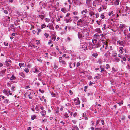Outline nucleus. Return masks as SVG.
I'll list each match as a JSON object with an SVG mask.
<instances>
[{
    "instance_id": "69168bd1",
    "label": "nucleus",
    "mask_w": 130,
    "mask_h": 130,
    "mask_svg": "<svg viewBox=\"0 0 130 130\" xmlns=\"http://www.w3.org/2000/svg\"><path fill=\"white\" fill-rule=\"evenodd\" d=\"M35 72L36 73H38L39 72V70H38L37 69L35 68Z\"/></svg>"
},
{
    "instance_id": "6e6d98bb",
    "label": "nucleus",
    "mask_w": 130,
    "mask_h": 130,
    "mask_svg": "<svg viewBox=\"0 0 130 130\" xmlns=\"http://www.w3.org/2000/svg\"><path fill=\"white\" fill-rule=\"evenodd\" d=\"M39 91L41 93H43L44 92V90H41L40 89H39Z\"/></svg>"
},
{
    "instance_id": "a19ab883",
    "label": "nucleus",
    "mask_w": 130,
    "mask_h": 130,
    "mask_svg": "<svg viewBox=\"0 0 130 130\" xmlns=\"http://www.w3.org/2000/svg\"><path fill=\"white\" fill-rule=\"evenodd\" d=\"M66 54H64L62 55V57H65L66 58H68L69 59V57L68 56H66Z\"/></svg>"
},
{
    "instance_id": "774afa93",
    "label": "nucleus",
    "mask_w": 130,
    "mask_h": 130,
    "mask_svg": "<svg viewBox=\"0 0 130 130\" xmlns=\"http://www.w3.org/2000/svg\"><path fill=\"white\" fill-rule=\"evenodd\" d=\"M102 129H101L100 128H96L95 129V130H102Z\"/></svg>"
},
{
    "instance_id": "f704fd0d",
    "label": "nucleus",
    "mask_w": 130,
    "mask_h": 130,
    "mask_svg": "<svg viewBox=\"0 0 130 130\" xmlns=\"http://www.w3.org/2000/svg\"><path fill=\"white\" fill-rule=\"evenodd\" d=\"M91 0H86V3L88 5H89L90 4V2H91Z\"/></svg>"
},
{
    "instance_id": "ea45409f",
    "label": "nucleus",
    "mask_w": 130,
    "mask_h": 130,
    "mask_svg": "<svg viewBox=\"0 0 130 130\" xmlns=\"http://www.w3.org/2000/svg\"><path fill=\"white\" fill-rule=\"evenodd\" d=\"M24 64V63H19V66H20V68H21V67L23 66Z\"/></svg>"
},
{
    "instance_id": "0eeeda50",
    "label": "nucleus",
    "mask_w": 130,
    "mask_h": 130,
    "mask_svg": "<svg viewBox=\"0 0 130 130\" xmlns=\"http://www.w3.org/2000/svg\"><path fill=\"white\" fill-rule=\"evenodd\" d=\"M47 27H48L50 29L53 30H54V27L53 25L49 24L48 25Z\"/></svg>"
},
{
    "instance_id": "4468645a",
    "label": "nucleus",
    "mask_w": 130,
    "mask_h": 130,
    "mask_svg": "<svg viewBox=\"0 0 130 130\" xmlns=\"http://www.w3.org/2000/svg\"><path fill=\"white\" fill-rule=\"evenodd\" d=\"M125 12L127 13L129 12L130 11V8L127 6H126L125 9Z\"/></svg>"
},
{
    "instance_id": "39448f33",
    "label": "nucleus",
    "mask_w": 130,
    "mask_h": 130,
    "mask_svg": "<svg viewBox=\"0 0 130 130\" xmlns=\"http://www.w3.org/2000/svg\"><path fill=\"white\" fill-rule=\"evenodd\" d=\"M76 101V102H75V105H77L78 104H80V101L79 100V98H77V100L76 99H75L74 100V101Z\"/></svg>"
},
{
    "instance_id": "0e129e2a",
    "label": "nucleus",
    "mask_w": 130,
    "mask_h": 130,
    "mask_svg": "<svg viewBox=\"0 0 130 130\" xmlns=\"http://www.w3.org/2000/svg\"><path fill=\"white\" fill-rule=\"evenodd\" d=\"M122 58L123 59V60L124 61H125L126 60V58L125 57H122Z\"/></svg>"
},
{
    "instance_id": "e2e57ef3",
    "label": "nucleus",
    "mask_w": 130,
    "mask_h": 130,
    "mask_svg": "<svg viewBox=\"0 0 130 130\" xmlns=\"http://www.w3.org/2000/svg\"><path fill=\"white\" fill-rule=\"evenodd\" d=\"M35 109L36 111H39V109L38 108V107L37 105L35 107Z\"/></svg>"
},
{
    "instance_id": "37998d69",
    "label": "nucleus",
    "mask_w": 130,
    "mask_h": 130,
    "mask_svg": "<svg viewBox=\"0 0 130 130\" xmlns=\"http://www.w3.org/2000/svg\"><path fill=\"white\" fill-rule=\"evenodd\" d=\"M6 19L7 21H10V18L9 17L7 16L6 17Z\"/></svg>"
},
{
    "instance_id": "f03ea898",
    "label": "nucleus",
    "mask_w": 130,
    "mask_h": 130,
    "mask_svg": "<svg viewBox=\"0 0 130 130\" xmlns=\"http://www.w3.org/2000/svg\"><path fill=\"white\" fill-rule=\"evenodd\" d=\"M77 24L78 26H83L85 25V21L82 20L81 19H80L77 22Z\"/></svg>"
},
{
    "instance_id": "1a4fd4ad",
    "label": "nucleus",
    "mask_w": 130,
    "mask_h": 130,
    "mask_svg": "<svg viewBox=\"0 0 130 130\" xmlns=\"http://www.w3.org/2000/svg\"><path fill=\"white\" fill-rule=\"evenodd\" d=\"M119 0H113L112 3H113L114 4L118 5L119 4Z\"/></svg>"
},
{
    "instance_id": "bf43d9fd",
    "label": "nucleus",
    "mask_w": 130,
    "mask_h": 130,
    "mask_svg": "<svg viewBox=\"0 0 130 130\" xmlns=\"http://www.w3.org/2000/svg\"><path fill=\"white\" fill-rule=\"evenodd\" d=\"M80 63L78 62L77 63V64H76V66L77 67H78L79 66H80Z\"/></svg>"
},
{
    "instance_id": "f8f14e48",
    "label": "nucleus",
    "mask_w": 130,
    "mask_h": 130,
    "mask_svg": "<svg viewBox=\"0 0 130 130\" xmlns=\"http://www.w3.org/2000/svg\"><path fill=\"white\" fill-rule=\"evenodd\" d=\"M6 65L7 66H10L11 65V60H6Z\"/></svg>"
},
{
    "instance_id": "13d9d810",
    "label": "nucleus",
    "mask_w": 130,
    "mask_h": 130,
    "mask_svg": "<svg viewBox=\"0 0 130 130\" xmlns=\"http://www.w3.org/2000/svg\"><path fill=\"white\" fill-rule=\"evenodd\" d=\"M72 63L71 62L69 64V66L70 68H72Z\"/></svg>"
},
{
    "instance_id": "f257e3e1",
    "label": "nucleus",
    "mask_w": 130,
    "mask_h": 130,
    "mask_svg": "<svg viewBox=\"0 0 130 130\" xmlns=\"http://www.w3.org/2000/svg\"><path fill=\"white\" fill-rule=\"evenodd\" d=\"M81 32L85 36H88L89 35V29L86 26L81 28Z\"/></svg>"
},
{
    "instance_id": "9d476101",
    "label": "nucleus",
    "mask_w": 130,
    "mask_h": 130,
    "mask_svg": "<svg viewBox=\"0 0 130 130\" xmlns=\"http://www.w3.org/2000/svg\"><path fill=\"white\" fill-rule=\"evenodd\" d=\"M46 112V111L44 110H43L40 112V113L42 116L44 117H45Z\"/></svg>"
},
{
    "instance_id": "c9c22d12",
    "label": "nucleus",
    "mask_w": 130,
    "mask_h": 130,
    "mask_svg": "<svg viewBox=\"0 0 130 130\" xmlns=\"http://www.w3.org/2000/svg\"><path fill=\"white\" fill-rule=\"evenodd\" d=\"M100 17L102 19H104L105 18V16H104V13H102L101 14L100 16Z\"/></svg>"
},
{
    "instance_id": "de8ad7c7",
    "label": "nucleus",
    "mask_w": 130,
    "mask_h": 130,
    "mask_svg": "<svg viewBox=\"0 0 130 130\" xmlns=\"http://www.w3.org/2000/svg\"><path fill=\"white\" fill-rule=\"evenodd\" d=\"M104 45L105 46V50L107 49L108 47V45L106 43H105L104 44Z\"/></svg>"
},
{
    "instance_id": "5fc2aeb1",
    "label": "nucleus",
    "mask_w": 130,
    "mask_h": 130,
    "mask_svg": "<svg viewBox=\"0 0 130 130\" xmlns=\"http://www.w3.org/2000/svg\"><path fill=\"white\" fill-rule=\"evenodd\" d=\"M15 87L14 86H12V87H11V90H12V91H15Z\"/></svg>"
},
{
    "instance_id": "c03bdc74",
    "label": "nucleus",
    "mask_w": 130,
    "mask_h": 130,
    "mask_svg": "<svg viewBox=\"0 0 130 130\" xmlns=\"http://www.w3.org/2000/svg\"><path fill=\"white\" fill-rule=\"evenodd\" d=\"M113 12L112 11L111 12H109L108 15L109 16H111L112 14H113Z\"/></svg>"
},
{
    "instance_id": "4c0bfd02",
    "label": "nucleus",
    "mask_w": 130,
    "mask_h": 130,
    "mask_svg": "<svg viewBox=\"0 0 130 130\" xmlns=\"http://www.w3.org/2000/svg\"><path fill=\"white\" fill-rule=\"evenodd\" d=\"M24 71L25 72H26V73H28L29 71V70L28 68H25L24 69Z\"/></svg>"
},
{
    "instance_id": "ddd939ff",
    "label": "nucleus",
    "mask_w": 130,
    "mask_h": 130,
    "mask_svg": "<svg viewBox=\"0 0 130 130\" xmlns=\"http://www.w3.org/2000/svg\"><path fill=\"white\" fill-rule=\"evenodd\" d=\"M87 9H85L84 10H83L81 12L82 14H83L84 15H85V14L87 13Z\"/></svg>"
},
{
    "instance_id": "7ed1b4c3",
    "label": "nucleus",
    "mask_w": 130,
    "mask_h": 130,
    "mask_svg": "<svg viewBox=\"0 0 130 130\" xmlns=\"http://www.w3.org/2000/svg\"><path fill=\"white\" fill-rule=\"evenodd\" d=\"M59 62L60 64L63 65V66H65L66 65L65 61L62 60V57H59Z\"/></svg>"
},
{
    "instance_id": "f3484780",
    "label": "nucleus",
    "mask_w": 130,
    "mask_h": 130,
    "mask_svg": "<svg viewBox=\"0 0 130 130\" xmlns=\"http://www.w3.org/2000/svg\"><path fill=\"white\" fill-rule=\"evenodd\" d=\"M78 38H82V36L83 37H84V35H82L80 32H78Z\"/></svg>"
},
{
    "instance_id": "423d86ee",
    "label": "nucleus",
    "mask_w": 130,
    "mask_h": 130,
    "mask_svg": "<svg viewBox=\"0 0 130 130\" xmlns=\"http://www.w3.org/2000/svg\"><path fill=\"white\" fill-rule=\"evenodd\" d=\"M100 43H98L96 44L95 45H92V47L93 48H98L100 46Z\"/></svg>"
},
{
    "instance_id": "e433bc0d",
    "label": "nucleus",
    "mask_w": 130,
    "mask_h": 130,
    "mask_svg": "<svg viewBox=\"0 0 130 130\" xmlns=\"http://www.w3.org/2000/svg\"><path fill=\"white\" fill-rule=\"evenodd\" d=\"M72 127L73 128H75V129L77 130H79V128L77 127V125L75 126V125H73L72 126Z\"/></svg>"
},
{
    "instance_id": "2eb2a0df",
    "label": "nucleus",
    "mask_w": 130,
    "mask_h": 130,
    "mask_svg": "<svg viewBox=\"0 0 130 130\" xmlns=\"http://www.w3.org/2000/svg\"><path fill=\"white\" fill-rule=\"evenodd\" d=\"M117 43L119 45H122L123 43L124 42L123 41L119 40L117 41Z\"/></svg>"
},
{
    "instance_id": "49530a36",
    "label": "nucleus",
    "mask_w": 130,
    "mask_h": 130,
    "mask_svg": "<svg viewBox=\"0 0 130 130\" xmlns=\"http://www.w3.org/2000/svg\"><path fill=\"white\" fill-rule=\"evenodd\" d=\"M9 100L8 99H6L5 101H4V102L6 103H8Z\"/></svg>"
},
{
    "instance_id": "aec40b11",
    "label": "nucleus",
    "mask_w": 130,
    "mask_h": 130,
    "mask_svg": "<svg viewBox=\"0 0 130 130\" xmlns=\"http://www.w3.org/2000/svg\"><path fill=\"white\" fill-rule=\"evenodd\" d=\"M92 56L95 58H96L98 56V54L97 53H93L92 55Z\"/></svg>"
},
{
    "instance_id": "3c124183",
    "label": "nucleus",
    "mask_w": 130,
    "mask_h": 130,
    "mask_svg": "<svg viewBox=\"0 0 130 130\" xmlns=\"http://www.w3.org/2000/svg\"><path fill=\"white\" fill-rule=\"evenodd\" d=\"M100 36L101 37V38L102 39H103V37H104L105 36V35H104L103 34H100Z\"/></svg>"
},
{
    "instance_id": "b1692460",
    "label": "nucleus",
    "mask_w": 130,
    "mask_h": 130,
    "mask_svg": "<svg viewBox=\"0 0 130 130\" xmlns=\"http://www.w3.org/2000/svg\"><path fill=\"white\" fill-rule=\"evenodd\" d=\"M16 79V77L13 75H12L11 77L10 78V79L11 80H15Z\"/></svg>"
},
{
    "instance_id": "338daca9",
    "label": "nucleus",
    "mask_w": 130,
    "mask_h": 130,
    "mask_svg": "<svg viewBox=\"0 0 130 130\" xmlns=\"http://www.w3.org/2000/svg\"><path fill=\"white\" fill-rule=\"evenodd\" d=\"M64 116L66 118H67L69 117L67 113H65V115H64Z\"/></svg>"
},
{
    "instance_id": "864d4df0",
    "label": "nucleus",
    "mask_w": 130,
    "mask_h": 130,
    "mask_svg": "<svg viewBox=\"0 0 130 130\" xmlns=\"http://www.w3.org/2000/svg\"><path fill=\"white\" fill-rule=\"evenodd\" d=\"M100 119H99L98 120L96 121V126L99 123V122L100 121Z\"/></svg>"
},
{
    "instance_id": "c756f323",
    "label": "nucleus",
    "mask_w": 130,
    "mask_h": 130,
    "mask_svg": "<svg viewBox=\"0 0 130 130\" xmlns=\"http://www.w3.org/2000/svg\"><path fill=\"white\" fill-rule=\"evenodd\" d=\"M44 35L47 38H49V34L47 33H45L44 34Z\"/></svg>"
},
{
    "instance_id": "dca6fc26",
    "label": "nucleus",
    "mask_w": 130,
    "mask_h": 130,
    "mask_svg": "<svg viewBox=\"0 0 130 130\" xmlns=\"http://www.w3.org/2000/svg\"><path fill=\"white\" fill-rule=\"evenodd\" d=\"M64 19L66 20V22L67 23L71 22L72 21V20L71 19V18H70L69 19H66L65 17Z\"/></svg>"
},
{
    "instance_id": "20e7f679",
    "label": "nucleus",
    "mask_w": 130,
    "mask_h": 130,
    "mask_svg": "<svg viewBox=\"0 0 130 130\" xmlns=\"http://www.w3.org/2000/svg\"><path fill=\"white\" fill-rule=\"evenodd\" d=\"M14 26L13 24L11 25V26L9 27L8 30L9 31H13L14 30V28L13 27Z\"/></svg>"
},
{
    "instance_id": "bb28decb",
    "label": "nucleus",
    "mask_w": 130,
    "mask_h": 130,
    "mask_svg": "<svg viewBox=\"0 0 130 130\" xmlns=\"http://www.w3.org/2000/svg\"><path fill=\"white\" fill-rule=\"evenodd\" d=\"M61 11H62L65 13H66L67 11V10L65 8H62L61 9Z\"/></svg>"
},
{
    "instance_id": "58836bf2",
    "label": "nucleus",
    "mask_w": 130,
    "mask_h": 130,
    "mask_svg": "<svg viewBox=\"0 0 130 130\" xmlns=\"http://www.w3.org/2000/svg\"><path fill=\"white\" fill-rule=\"evenodd\" d=\"M38 17L40 18L42 20H43L44 19V16L43 15H40Z\"/></svg>"
},
{
    "instance_id": "a878e982",
    "label": "nucleus",
    "mask_w": 130,
    "mask_h": 130,
    "mask_svg": "<svg viewBox=\"0 0 130 130\" xmlns=\"http://www.w3.org/2000/svg\"><path fill=\"white\" fill-rule=\"evenodd\" d=\"M89 14L91 16H92L95 14V13L93 11H90L89 12Z\"/></svg>"
},
{
    "instance_id": "79ce46f5",
    "label": "nucleus",
    "mask_w": 130,
    "mask_h": 130,
    "mask_svg": "<svg viewBox=\"0 0 130 130\" xmlns=\"http://www.w3.org/2000/svg\"><path fill=\"white\" fill-rule=\"evenodd\" d=\"M106 69L109 68H110V66L108 64H106Z\"/></svg>"
},
{
    "instance_id": "4d7b16f0",
    "label": "nucleus",
    "mask_w": 130,
    "mask_h": 130,
    "mask_svg": "<svg viewBox=\"0 0 130 130\" xmlns=\"http://www.w3.org/2000/svg\"><path fill=\"white\" fill-rule=\"evenodd\" d=\"M112 70L114 71V72H116L117 71V70H116L114 67H112Z\"/></svg>"
},
{
    "instance_id": "72a5a7b5",
    "label": "nucleus",
    "mask_w": 130,
    "mask_h": 130,
    "mask_svg": "<svg viewBox=\"0 0 130 130\" xmlns=\"http://www.w3.org/2000/svg\"><path fill=\"white\" fill-rule=\"evenodd\" d=\"M117 55V54L116 53V52L114 51H113V54L112 56L114 57H116Z\"/></svg>"
},
{
    "instance_id": "6e6552de",
    "label": "nucleus",
    "mask_w": 130,
    "mask_h": 130,
    "mask_svg": "<svg viewBox=\"0 0 130 130\" xmlns=\"http://www.w3.org/2000/svg\"><path fill=\"white\" fill-rule=\"evenodd\" d=\"M102 66H100V67L101 69V71H100V72L101 73H102L104 72L105 73H107V71L104 69V68L102 67Z\"/></svg>"
},
{
    "instance_id": "680f3d73",
    "label": "nucleus",
    "mask_w": 130,
    "mask_h": 130,
    "mask_svg": "<svg viewBox=\"0 0 130 130\" xmlns=\"http://www.w3.org/2000/svg\"><path fill=\"white\" fill-rule=\"evenodd\" d=\"M38 32L37 33V34L38 35L39 34V32L41 31V30H40V29H38Z\"/></svg>"
},
{
    "instance_id": "cd10ccee",
    "label": "nucleus",
    "mask_w": 130,
    "mask_h": 130,
    "mask_svg": "<svg viewBox=\"0 0 130 130\" xmlns=\"http://www.w3.org/2000/svg\"><path fill=\"white\" fill-rule=\"evenodd\" d=\"M96 31L99 33H101L102 32L100 28H98L96 29Z\"/></svg>"
},
{
    "instance_id": "052dcab7",
    "label": "nucleus",
    "mask_w": 130,
    "mask_h": 130,
    "mask_svg": "<svg viewBox=\"0 0 130 130\" xmlns=\"http://www.w3.org/2000/svg\"><path fill=\"white\" fill-rule=\"evenodd\" d=\"M4 44L6 46H8V43H7L5 42H4Z\"/></svg>"
},
{
    "instance_id": "a211bd4d",
    "label": "nucleus",
    "mask_w": 130,
    "mask_h": 130,
    "mask_svg": "<svg viewBox=\"0 0 130 130\" xmlns=\"http://www.w3.org/2000/svg\"><path fill=\"white\" fill-rule=\"evenodd\" d=\"M19 75L22 76L23 78H24L25 77V75L24 74L23 72H21L19 73Z\"/></svg>"
},
{
    "instance_id": "09e8293b",
    "label": "nucleus",
    "mask_w": 130,
    "mask_h": 130,
    "mask_svg": "<svg viewBox=\"0 0 130 130\" xmlns=\"http://www.w3.org/2000/svg\"><path fill=\"white\" fill-rule=\"evenodd\" d=\"M36 44L37 45H38V44H39L40 43V41L39 40H36Z\"/></svg>"
},
{
    "instance_id": "7c9ffc66",
    "label": "nucleus",
    "mask_w": 130,
    "mask_h": 130,
    "mask_svg": "<svg viewBox=\"0 0 130 130\" xmlns=\"http://www.w3.org/2000/svg\"><path fill=\"white\" fill-rule=\"evenodd\" d=\"M115 61L117 62H119L120 60V59L118 57H116L115 58Z\"/></svg>"
},
{
    "instance_id": "9b49d317",
    "label": "nucleus",
    "mask_w": 130,
    "mask_h": 130,
    "mask_svg": "<svg viewBox=\"0 0 130 130\" xmlns=\"http://www.w3.org/2000/svg\"><path fill=\"white\" fill-rule=\"evenodd\" d=\"M95 2L98 5H101V3L102 2V0H95Z\"/></svg>"
},
{
    "instance_id": "393cba45",
    "label": "nucleus",
    "mask_w": 130,
    "mask_h": 130,
    "mask_svg": "<svg viewBox=\"0 0 130 130\" xmlns=\"http://www.w3.org/2000/svg\"><path fill=\"white\" fill-rule=\"evenodd\" d=\"M46 26L45 24H43L41 26L40 29H42L43 28H44L46 27Z\"/></svg>"
},
{
    "instance_id": "6ab92c4d",
    "label": "nucleus",
    "mask_w": 130,
    "mask_h": 130,
    "mask_svg": "<svg viewBox=\"0 0 130 130\" xmlns=\"http://www.w3.org/2000/svg\"><path fill=\"white\" fill-rule=\"evenodd\" d=\"M119 49V52L121 53L122 54L123 52V51H122V50L123 49V47H120Z\"/></svg>"
},
{
    "instance_id": "412c9836",
    "label": "nucleus",
    "mask_w": 130,
    "mask_h": 130,
    "mask_svg": "<svg viewBox=\"0 0 130 130\" xmlns=\"http://www.w3.org/2000/svg\"><path fill=\"white\" fill-rule=\"evenodd\" d=\"M56 37L54 35H52V40L55 41L56 39Z\"/></svg>"
},
{
    "instance_id": "473e14b6",
    "label": "nucleus",
    "mask_w": 130,
    "mask_h": 130,
    "mask_svg": "<svg viewBox=\"0 0 130 130\" xmlns=\"http://www.w3.org/2000/svg\"><path fill=\"white\" fill-rule=\"evenodd\" d=\"M98 62L100 64H102V60L101 58L99 59L98 60Z\"/></svg>"
},
{
    "instance_id": "4be33fe9",
    "label": "nucleus",
    "mask_w": 130,
    "mask_h": 130,
    "mask_svg": "<svg viewBox=\"0 0 130 130\" xmlns=\"http://www.w3.org/2000/svg\"><path fill=\"white\" fill-rule=\"evenodd\" d=\"M97 42V40L96 39H94L92 40V42L93 44V45H95L96 43Z\"/></svg>"
},
{
    "instance_id": "5701e85b",
    "label": "nucleus",
    "mask_w": 130,
    "mask_h": 130,
    "mask_svg": "<svg viewBox=\"0 0 130 130\" xmlns=\"http://www.w3.org/2000/svg\"><path fill=\"white\" fill-rule=\"evenodd\" d=\"M36 116L34 115H32L31 116V119L33 120L34 119H36Z\"/></svg>"
},
{
    "instance_id": "603ef678",
    "label": "nucleus",
    "mask_w": 130,
    "mask_h": 130,
    "mask_svg": "<svg viewBox=\"0 0 130 130\" xmlns=\"http://www.w3.org/2000/svg\"><path fill=\"white\" fill-rule=\"evenodd\" d=\"M50 19L47 18H46L45 20L46 22H49L50 21Z\"/></svg>"
},
{
    "instance_id": "8fccbe9b",
    "label": "nucleus",
    "mask_w": 130,
    "mask_h": 130,
    "mask_svg": "<svg viewBox=\"0 0 130 130\" xmlns=\"http://www.w3.org/2000/svg\"><path fill=\"white\" fill-rule=\"evenodd\" d=\"M96 4H97L95 2V1H93V6H96Z\"/></svg>"
},
{
    "instance_id": "c85d7f7f",
    "label": "nucleus",
    "mask_w": 130,
    "mask_h": 130,
    "mask_svg": "<svg viewBox=\"0 0 130 130\" xmlns=\"http://www.w3.org/2000/svg\"><path fill=\"white\" fill-rule=\"evenodd\" d=\"M125 26V25L123 24H120V26L119 27L121 28L122 29L123 28V27H124Z\"/></svg>"
},
{
    "instance_id": "2f4dec72",
    "label": "nucleus",
    "mask_w": 130,
    "mask_h": 130,
    "mask_svg": "<svg viewBox=\"0 0 130 130\" xmlns=\"http://www.w3.org/2000/svg\"><path fill=\"white\" fill-rule=\"evenodd\" d=\"M3 92L6 95H7L8 96V94L6 90L5 89L3 91Z\"/></svg>"
},
{
    "instance_id": "a18cd8bd",
    "label": "nucleus",
    "mask_w": 130,
    "mask_h": 130,
    "mask_svg": "<svg viewBox=\"0 0 130 130\" xmlns=\"http://www.w3.org/2000/svg\"><path fill=\"white\" fill-rule=\"evenodd\" d=\"M101 122L102 123L101 124L102 125H104V124L105 123L103 120H101Z\"/></svg>"
}]
</instances>
